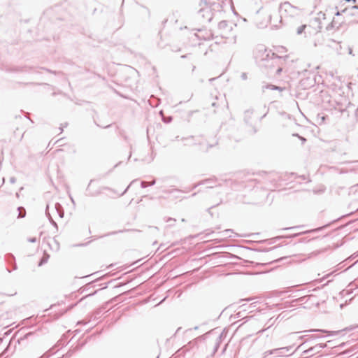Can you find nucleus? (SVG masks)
<instances>
[{"label": "nucleus", "instance_id": "1", "mask_svg": "<svg viewBox=\"0 0 358 358\" xmlns=\"http://www.w3.org/2000/svg\"><path fill=\"white\" fill-rule=\"evenodd\" d=\"M291 9H292V6L289 3H284L281 6V10L287 11Z\"/></svg>", "mask_w": 358, "mask_h": 358}, {"label": "nucleus", "instance_id": "2", "mask_svg": "<svg viewBox=\"0 0 358 358\" xmlns=\"http://www.w3.org/2000/svg\"><path fill=\"white\" fill-rule=\"evenodd\" d=\"M306 27V25H305V24L300 26V27L297 29V34H302V33L304 31V30H305Z\"/></svg>", "mask_w": 358, "mask_h": 358}, {"label": "nucleus", "instance_id": "3", "mask_svg": "<svg viewBox=\"0 0 358 358\" xmlns=\"http://www.w3.org/2000/svg\"><path fill=\"white\" fill-rule=\"evenodd\" d=\"M345 1L348 2H352L354 3L356 2V0H345Z\"/></svg>", "mask_w": 358, "mask_h": 358}]
</instances>
